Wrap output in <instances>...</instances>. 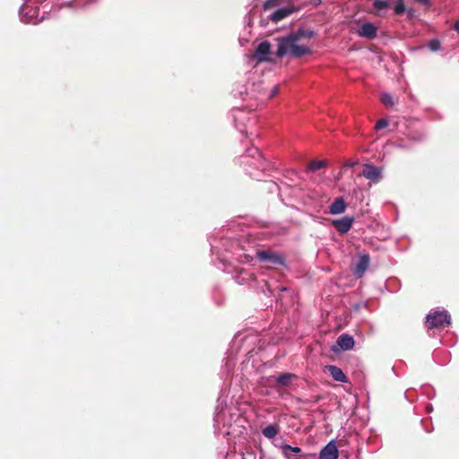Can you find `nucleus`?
Returning <instances> with one entry per match:
<instances>
[{"instance_id": "f257e3e1", "label": "nucleus", "mask_w": 459, "mask_h": 459, "mask_svg": "<svg viewBox=\"0 0 459 459\" xmlns=\"http://www.w3.org/2000/svg\"><path fill=\"white\" fill-rule=\"evenodd\" d=\"M315 36L316 32L312 30L299 29L285 37L278 38L276 56L281 58L290 54L292 57L299 58L311 54L312 49L310 47L305 44H299V41L304 39H312Z\"/></svg>"}, {"instance_id": "f03ea898", "label": "nucleus", "mask_w": 459, "mask_h": 459, "mask_svg": "<svg viewBox=\"0 0 459 459\" xmlns=\"http://www.w3.org/2000/svg\"><path fill=\"white\" fill-rule=\"evenodd\" d=\"M426 323L429 329L444 327L450 324V317L446 311L435 312L427 316Z\"/></svg>"}, {"instance_id": "7ed1b4c3", "label": "nucleus", "mask_w": 459, "mask_h": 459, "mask_svg": "<svg viewBox=\"0 0 459 459\" xmlns=\"http://www.w3.org/2000/svg\"><path fill=\"white\" fill-rule=\"evenodd\" d=\"M256 258L260 262L268 263L273 265H283L284 264V258L270 250H259L256 252Z\"/></svg>"}, {"instance_id": "20e7f679", "label": "nucleus", "mask_w": 459, "mask_h": 459, "mask_svg": "<svg viewBox=\"0 0 459 459\" xmlns=\"http://www.w3.org/2000/svg\"><path fill=\"white\" fill-rule=\"evenodd\" d=\"M370 264L369 255L367 254L360 255L359 260L353 269V274L357 278H360L364 275Z\"/></svg>"}, {"instance_id": "39448f33", "label": "nucleus", "mask_w": 459, "mask_h": 459, "mask_svg": "<svg viewBox=\"0 0 459 459\" xmlns=\"http://www.w3.org/2000/svg\"><path fill=\"white\" fill-rule=\"evenodd\" d=\"M361 175L373 183L379 182L381 170L372 164H365Z\"/></svg>"}, {"instance_id": "423d86ee", "label": "nucleus", "mask_w": 459, "mask_h": 459, "mask_svg": "<svg viewBox=\"0 0 459 459\" xmlns=\"http://www.w3.org/2000/svg\"><path fill=\"white\" fill-rule=\"evenodd\" d=\"M339 451L333 440L325 446L319 454V459H338Z\"/></svg>"}, {"instance_id": "0eeeda50", "label": "nucleus", "mask_w": 459, "mask_h": 459, "mask_svg": "<svg viewBox=\"0 0 459 459\" xmlns=\"http://www.w3.org/2000/svg\"><path fill=\"white\" fill-rule=\"evenodd\" d=\"M353 221V217L345 216L333 221V225L339 233L345 234L351 230Z\"/></svg>"}, {"instance_id": "6e6552de", "label": "nucleus", "mask_w": 459, "mask_h": 459, "mask_svg": "<svg viewBox=\"0 0 459 459\" xmlns=\"http://www.w3.org/2000/svg\"><path fill=\"white\" fill-rule=\"evenodd\" d=\"M270 50H271V44H270V42L263 41L256 48L255 52L254 54V57L258 62L267 61L268 58L266 57V56L270 53Z\"/></svg>"}, {"instance_id": "1a4fd4ad", "label": "nucleus", "mask_w": 459, "mask_h": 459, "mask_svg": "<svg viewBox=\"0 0 459 459\" xmlns=\"http://www.w3.org/2000/svg\"><path fill=\"white\" fill-rule=\"evenodd\" d=\"M358 34L360 37L367 38L368 39H375L377 35V27L371 22H365L361 25L358 30Z\"/></svg>"}, {"instance_id": "9d476101", "label": "nucleus", "mask_w": 459, "mask_h": 459, "mask_svg": "<svg viewBox=\"0 0 459 459\" xmlns=\"http://www.w3.org/2000/svg\"><path fill=\"white\" fill-rule=\"evenodd\" d=\"M336 343L342 351H349L354 346V339L348 333H342L337 338Z\"/></svg>"}, {"instance_id": "9b49d317", "label": "nucleus", "mask_w": 459, "mask_h": 459, "mask_svg": "<svg viewBox=\"0 0 459 459\" xmlns=\"http://www.w3.org/2000/svg\"><path fill=\"white\" fill-rule=\"evenodd\" d=\"M327 372L331 375V377L338 382L346 383L347 377L343 373V371L334 365H328L325 367Z\"/></svg>"}, {"instance_id": "f8f14e48", "label": "nucleus", "mask_w": 459, "mask_h": 459, "mask_svg": "<svg viewBox=\"0 0 459 459\" xmlns=\"http://www.w3.org/2000/svg\"><path fill=\"white\" fill-rule=\"evenodd\" d=\"M293 12L290 8H281L276 10L271 16L270 19L272 22L277 23L284 18L288 17Z\"/></svg>"}, {"instance_id": "ddd939ff", "label": "nucleus", "mask_w": 459, "mask_h": 459, "mask_svg": "<svg viewBox=\"0 0 459 459\" xmlns=\"http://www.w3.org/2000/svg\"><path fill=\"white\" fill-rule=\"evenodd\" d=\"M346 204L342 197L335 199V201L330 206L331 214H341L345 212Z\"/></svg>"}, {"instance_id": "4468645a", "label": "nucleus", "mask_w": 459, "mask_h": 459, "mask_svg": "<svg viewBox=\"0 0 459 459\" xmlns=\"http://www.w3.org/2000/svg\"><path fill=\"white\" fill-rule=\"evenodd\" d=\"M262 433L267 438H273L279 433V426L277 424H270L262 430Z\"/></svg>"}, {"instance_id": "2eb2a0df", "label": "nucleus", "mask_w": 459, "mask_h": 459, "mask_svg": "<svg viewBox=\"0 0 459 459\" xmlns=\"http://www.w3.org/2000/svg\"><path fill=\"white\" fill-rule=\"evenodd\" d=\"M295 377V375L291 373H284L278 377L277 384L280 386H288L290 381Z\"/></svg>"}, {"instance_id": "dca6fc26", "label": "nucleus", "mask_w": 459, "mask_h": 459, "mask_svg": "<svg viewBox=\"0 0 459 459\" xmlns=\"http://www.w3.org/2000/svg\"><path fill=\"white\" fill-rule=\"evenodd\" d=\"M327 162L326 160H312L308 164V169L311 171H316L322 168H325L326 166Z\"/></svg>"}, {"instance_id": "f3484780", "label": "nucleus", "mask_w": 459, "mask_h": 459, "mask_svg": "<svg viewBox=\"0 0 459 459\" xmlns=\"http://www.w3.org/2000/svg\"><path fill=\"white\" fill-rule=\"evenodd\" d=\"M282 452L288 458L290 457L291 453L299 454L301 453V449L298 446H291L290 445H284L282 446Z\"/></svg>"}, {"instance_id": "a211bd4d", "label": "nucleus", "mask_w": 459, "mask_h": 459, "mask_svg": "<svg viewBox=\"0 0 459 459\" xmlns=\"http://www.w3.org/2000/svg\"><path fill=\"white\" fill-rule=\"evenodd\" d=\"M381 101L387 108L393 107L394 105V101L393 100V97L390 94H388V93L382 94Z\"/></svg>"}, {"instance_id": "6ab92c4d", "label": "nucleus", "mask_w": 459, "mask_h": 459, "mask_svg": "<svg viewBox=\"0 0 459 459\" xmlns=\"http://www.w3.org/2000/svg\"><path fill=\"white\" fill-rule=\"evenodd\" d=\"M405 12V5L403 0H397L394 5V13L395 14H403Z\"/></svg>"}, {"instance_id": "aec40b11", "label": "nucleus", "mask_w": 459, "mask_h": 459, "mask_svg": "<svg viewBox=\"0 0 459 459\" xmlns=\"http://www.w3.org/2000/svg\"><path fill=\"white\" fill-rule=\"evenodd\" d=\"M373 6L376 9L384 10V9L388 8L390 6V4H389V3L387 1H385V0H376L373 3Z\"/></svg>"}, {"instance_id": "412c9836", "label": "nucleus", "mask_w": 459, "mask_h": 459, "mask_svg": "<svg viewBox=\"0 0 459 459\" xmlns=\"http://www.w3.org/2000/svg\"><path fill=\"white\" fill-rule=\"evenodd\" d=\"M429 48L432 51H438L441 48L440 41L437 39H431L429 43Z\"/></svg>"}, {"instance_id": "4be33fe9", "label": "nucleus", "mask_w": 459, "mask_h": 459, "mask_svg": "<svg viewBox=\"0 0 459 459\" xmlns=\"http://www.w3.org/2000/svg\"><path fill=\"white\" fill-rule=\"evenodd\" d=\"M279 4H280V0H267L264 4V8L266 10V9H270L273 7H276Z\"/></svg>"}, {"instance_id": "5701e85b", "label": "nucleus", "mask_w": 459, "mask_h": 459, "mask_svg": "<svg viewBox=\"0 0 459 459\" xmlns=\"http://www.w3.org/2000/svg\"><path fill=\"white\" fill-rule=\"evenodd\" d=\"M387 126H388V121L385 118H381L376 123L375 128L377 130H380V129L386 127Z\"/></svg>"}, {"instance_id": "b1692460", "label": "nucleus", "mask_w": 459, "mask_h": 459, "mask_svg": "<svg viewBox=\"0 0 459 459\" xmlns=\"http://www.w3.org/2000/svg\"><path fill=\"white\" fill-rule=\"evenodd\" d=\"M280 91V89H279V86L278 85H275L272 91H271V93L269 95V98L270 99H273V97H275Z\"/></svg>"}, {"instance_id": "393cba45", "label": "nucleus", "mask_w": 459, "mask_h": 459, "mask_svg": "<svg viewBox=\"0 0 459 459\" xmlns=\"http://www.w3.org/2000/svg\"><path fill=\"white\" fill-rule=\"evenodd\" d=\"M357 163H358V161H357V160H356V161H353V162H346V163L344 164V167H352V166L356 165Z\"/></svg>"}, {"instance_id": "a878e982", "label": "nucleus", "mask_w": 459, "mask_h": 459, "mask_svg": "<svg viewBox=\"0 0 459 459\" xmlns=\"http://www.w3.org/2000/svg\"><path fill=\"white\" fill-rule=\"evenodd\" d=\"M455 30L459 33V21L455 23Z\"/></svg>"}]
</instances>
